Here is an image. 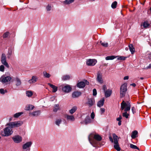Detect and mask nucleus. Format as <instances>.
Wrapping results in <instances>:
<instances>
[{
	"instance_id": "f257e3e1",
	"label": "nucleus",
	"mask_w": 151,
	"mask_h": 151,
	"mask_svg": "<svg viewBox=\"0 0 151 151\" xmlns=\"http://www.w3.org/2000/svg\"><path fill=\"white\" fill-rule=\"evenodd\" d=\"M1 62L2 64L0 66V71L4 72V71L5 66L8 68H9V65L6 61V56L4 53L1 54Z\"/></svg>"
},
{
	"instance_id": "f03ea898",
	"label": "nucleus",
	"mask_w": 151,
	"mask_h": 151,
	"mask_svg": "<svg viewBox=\"0 0 151 151\" xmlns=\"http://www.w3.org/2000/svg\"><path fill=\"white\" fill-rule=\"evenodd\" d=\"M94 138L96 140L91 139L90 138V136L88 137L89 141L90 144L93 147H96V145L98 144V141H100L102 139L101 137L98 134H96L94 136Z\"/></svg>"
},
{
	"instance_id": "7ed1b4c3",
	"label": "nucleus",
	"mask_w": 151,
	"mask_h": 151,
	"mask_svg": "<svg viewBox=\"0 0 151 151\" xmlns=\"http://www.w3.org/2000/svg\"><path fill=\"white\" fill-rule=\"evenodd\" d=\"M122 110L124 109V111H129L131 108V105L130 102L128 101L125 102L123 101L121 104Z\"/></svg>"
},
{
	"instance_id": "20e7f679",
	"label": "nucleus",
	"mask_w": 151,
	"mask_h": 151,
	"mask_svg": "<svg viewBox=\"0 0 151 151\" xmlns=\"http://www.w3.org/2000/svg\"><path fill=\"white\" fill-rule=\"evenodd\" d=\"M23 124L22 121H19L14 122H10L7 125L9 126L11 128L19 127Z\"/></svg>"
},
{
	"instance_id": "39448f33",
	"label": "nucleus",
	"mask_w": 151,
	"mask_h": 151,
	"mask_svg": "<svg viewBox=\"0 0 151 151\" xmlns=\"http://www.w3.org/2000/svg\"><path fill=\"white\" fill-rule=\"evenodd\" d=\"M127 90V84L125 83L122 84L120 87V93L121 98L125 96Z\"/></svg>"
},
{
	"instance_id": "423d86ee",
	"label": "nucleus",
	"mask_w": 151,
	"mask_h": 151,
	"mask_svg": "<svg viewBox=\"0 0 151 151\" xmlns=\"http://www.w3.org/2000/svg\"><path fill=\"white\" fill-rule=\"evenodd\" d=\"M12 129L9 127H7L4 129V134H2L4 137H8L11 135L13 133Z\"/></svg>"
},
{
	"instance_id": "0eeeda50",
	"label": "nucleus",
	"mask_w": 151,
	"mask_h": 151,
	"mask_svg": "<svg viewBox=\"0 0 151 151\" xmlns=\"http://www.w3.org/2000/svg\"><path fill=\"white\" fill-rule=\"evenodd\" d=\"M113 137L114 145V147L118 151L120 150L121 149L119 147L118 144V140L117 139V136L115 134H113Z\"/></svg>"
},
{
	"instance_id": "6e6552de",
	"label": "nucleus",
	"mask_w": 151,
	"mask_h": 151,
	"mask_svg": "<svg viewBox=\"0 0 151 151\" xmlns=\"http://www.w3.org/2000/svg\"><path fill=\"white\" fill-rule=\"evenodd\" d=\"M11 79L12 78L10 76H6L3 75L0 78V81L4 84L10 81Z\"/></svg>"
},
{
	"instance_id": "1a4fd4ad",
	"label": "nucleus",
	"mask_w": 151,
	"mask_h": 151,
	"mask_svg": "<svg viewBox=\"0 0 151 151\" xmlns=\"http://www.w3.org/2000/svg\"><path fill=\"white\" fill-rule=\"evenodd\" d=\"M32 145V142H29L23 144L22 146V148L24 151H29Z\"/></svg>"
},
{
	"instance_id": "9d476101",
	"label": "nucleus",
	"mask_w": 151,
	"mask_h": 151,
	"mask_svg": "<svg viewBox=\"0 0 151 151\" xmlns=\"http://www.w3.org/2000/svg\"><path fill=\"white\" fill-rule=\"evenodd\" d=\"M60 88H62V90L64 92L68 93L71 90V87L68 85H67L64 86L63 85H62L59 87Z\"/></svg>"
},
{
	"instance_id": "9b49d317",
	"label": "nucleus",
	"mask_w": 151,
	"mask_h": 151,
	"mask_svg": "<svg viewBox=\"0 0 151 151\" xmlns=\"http://www.w3.org/2000/svg\"><path fill=\"white\" fill-rule=\"evenodd\" d=\"M96 80L99 83L102 84L104 83L102 74L98 72L97 74Z\"/></svg>"
},
{
	"instance_id": "f8f14e48",
	"label": "nucleus",
	"mask_w": 151,
	"mask_h": 151,
	"mask_svg": "<svg viewBox=\"0 0 151 151\" xmlns=\"http://www.w3.org/2000/svg\"><path fill=\"white\" fill-rule=\"evenodd\" d=\"M89 84V82L86 80H84L83 81L80 82L77 84V86L80 88H83L86 85H88Z\"/></svg>"
},
{
	"instance_id": "ddd939ff",
	"label": "nucleus",
	"mask_w": 151,
	"mask_h": 151,
	"mask_svg": "<svg viewBox=\"0 0 151 151\" xmlns=\"http://www.w3.org/2000/svg\"><path fill=\"white\" fill-rule=\"evenodd\" d=\"M97 62V61L95 59H88L86 61L87 65L90 66L94 65Z\"/></svg>"
},
{
	"instance_id": "4468645a",
	"label": "nucleus",
	"mask_w": 151,
	"mask_h": 151,
	"mask_svg": "<svg viewBox=\"0 0 151 151\" xmlns=\"http://www.w3.org/2000/svg\"><path fill=\"white\" fill-rule=\"evenodd\" d=\"M12 139L14 142L16 143L21 142L22 141V138L21 136L19 135H17L13 137Z\"/></svg>"
},
{
	"instance_id": "2eb2a0df",
	"label": "nucleus",
	"mask_w": 151,
	"mask_h": 151,
	"mask_svg": "<svg viewBox=\"0 0 151 151\" xmlns=\"http://www.w3.org/2000/svg\"><path fill=\"white\" fill-rule=\"evenodd\" d=\"M93 121L91 119L90 117L88 116L86 117L83 121L81 122L80 123L81 124L87 125L91 124Z\"/></svg>"
},
{
	"instance_id": "dca6fc26",
	"label": "nucleus",
	"mask_w": 151,
	"mask_h": 151,
	"mask_svg": "<svg viewBox=\"0 0 151 151\" xmlns=\"http://www.w3.org/2000/svg\"><path fill=\"white\" fill-rule=\"evenodd\" d=\"M95 103V101L93 98H89L86 103V104L89 107H91L93 106Z\"/></svg>"
},
{
	"instance_id": "f3484780",
	"label": "nucleus",
	"mask_w": 151,
	"mask_h": 151,
	"mask_svg": "<svg viewBox=\"0 0 151 151\" xmlns=\"http://www.w3.org/2000/svg\"><path fill=\"white\" fill-rule=\"evenodd\" d=\"M38 77L36 76H32L31 78L28 81V83L30 84H32L35 83L38 80Z\"/></svg>"
},
{
	"instance_id": "a211bd4d",
	"label": "nucleus",
	"mask_w": 151,
	"mask_h": 151,
	"mask_svg": "<svg viewBox=\"0 0 151 151\" xmlns=\"http://www.w3.org/2000/svg\"><path fill=\"white\" fill-rule=\"evenodd\" d=\"M14 49L11 47L8 49L7 53V58L8 59H10L12 57V55L14 52Z\"/></svg>"
},
{
	"instance_id": "6ab92c4d",
	"label": "nucleus",
	"mask_w": 151,
	"mask_h": 151,
	"mask_svg": "<svg viewBox=\"0 0 151 151\" xmlns=\"http://www.w3.org/2000/svg\"><path fill=\"white\" fill-rule=\"evenodd\" d=\"M14 81L15 83V85L16 86H20L22 84L21 81L18 77H16L14 78Z\"/></svg>"
},
{
	"instance_id": "aec40b11",
	"label": "nucleus",
	"mask_w": 151,
	"mask_h": 151,
	"mask_svg": "<svg viewBox=\"0 0 151 151\" xmlns=\"http://www.w3.org/2000/svg\"><path fill=\"white\" fill-rule=\"evenodd\" d=\"M65 117L67 119V120L71 121H73L75 120V117L73 115L66 114L65 115Z\"/></svg>"
},
{
	"instance_id": "412c9836",
	"label": "nucleus",
	"mask_w": 151,
	"mask_h": 151,
	"mask_svg": "<svg viewBox=\"0 0 151 151\" xmlns=\"http://www.w3.org/2000/svg\"><path fill=\"white\" fill-rule=\"evenodd\" d=\"M81 93L80 91H75L73 92L72 94V97L73 98L78 97L81 96Z\"/></svg>"
},
{
	"instance_id": "4be33fe9",
	"label": "nucleus",
	"mask_w": 151,
	"mask_h": 151,
	"mask_svg": "<svg viewBox=\"0 0 151 151\" xmlns=\"http://www.w3.org/2000/svg\"><path fill=\"white\" fill-rule=\"evenodd\" d=\"M104 98L101 99L98 102L97 106L99 107L102 106L104 105Z\"/></svg>"
},
{
	"instance_id": "5701e85b",
	"label": "nucleus",
	"mask_w": 151,
	"mask_h": 151,
	"mask_svg": "<svg viewBox=\"0 0 151 151\" xmlns=\"http://www.w3.org/2000/svg\"><path fill=\"white\" fill-rule=\"evenodd\" d=\"M48 85L52 88V92L55 93L58 90V87L56 86H54L50 83H48Z\"/></svg>"
},
{
	"instance_id": "b1692460",
	"label": "nucleus",
	"mask_w": 151,
	"mask_h": 151,
	"mask_svg": "<svg viewBox=\"0 0 151 151\" xmlns=\"http://www.w3.org/2000/svg\"><path fill=\"white\" fill-rule=\"evenodd\" d=\"M128 46L129 47V50L131 52V53L132 54H134L135 52V49L132 44H129Z\"/></svg>"
},
{
	"instance_id": "393cba45",
	"label": "nucleus",
	"mask_w": 151,
	"mask_h": 151,
	"mask_svg": "<svg viewBox=\"0 0 151 151\" xmlns=\"http://www.w3.org/2000/svg\"><path fill=\"white\" fill-rule=\"evenodd\" d=\"M40 111H37L33 112L32 113H29L30 115H32L33 116H37L40 114Z\"/></svg>"
},
{
	"instance_id": "a878e982",
	"label": "nucleus",
	"mask_w": 151,
	"mask_h": 151,
	"mask_svg": "<svg viewBox=\"0 0 151 151\" xmlns=\"http://www.w3.org/2000/svg\"><path fill=\"white\" fill-rule=\"evenodd\" d=\"M105 96L106 97H109L111 93V91L110 89H108L104 92Z\"/></svg>"
},
{
	"instance_id": "bb28decb",
	"label": "nucleus",
	"mask_w": 151,
	"mask_h": 151,
	"mask_svg": "<svg viewBox=\"0 0 151 151\" xmlns=\"http://www.w3.org/2000/svg\"><path fill=\"white\" fill-rule=\"evenodd\" d=\"M77 107L76 106H74L69 111V112L71 114H73L77 110Z\"/></svg>"
},
{
	"instance_id": "cd10ccee",
	"label": "nucleus",
	"mask_w": 151,
	"mask_h": 151,
	"mask_svg": "<svg viewBox=\"0 0 151 151\" xmlns=\"http://www.w3.org/2000/svg\"><path fill=\"white\" fill-rule=\"evenodd\" d=\"M70 76L69 75H66L63 76L62 77V79L63 81L69 80L70 79Z\"/></svg>"
},
{
	"instance_id": "c85d7f7f",
	"label": "nucleus",
	"mask_w": 151,
	"mask_h": 151,
	"mask_svg": "<svg viewBox=\"0 0 151 151\" xmlns=\"http://www.w3.org/2000/svg\"><path fill=\"white\" fill-rule=\"evenodd\" d=\"M138 132L136 130H135L132 132L131 137L133 139H134L137 137Z\"/></svg>"
},
{
	"instance_id": "c756f323",
	"label": "nucleus",
	"mask_w": 151,
	"mask_h": 151,
	"mask_svg": "<svg viewBox=\"0 0 151 151\" xmlns=\"http://www.w3.org/2000/svg\"><path fill=\"white\" fill-rule=\"evenodd\" d=\"M150 25V24L149 23L148 21H146L143 23L142 26L145 28H147Z\"/></svg>"
},
{
	"instance_id": "7c9ffc66",
	"label": "nucleus",
	"mask_w": 151,
	"mask_h": 151,
	"mask_svg": "<svg viewBox=\"0 0 151 151\" xmlns=\"http://www.w3.org/2000/svg\"><path fill=\"white\" fill-rule=\"evenodd\" d=\"M34 108V106L32 105H27L26 107V110H32Z\"/></svg>"
},
{
	"instance_id": "2f4dec72",
	"label": "nucleus",
	"mask_w": 151,
	"mask_h": 151,
	"mask_svg": "<svg viewBox=\"0 0 151 151\" xmlns=\"http://www.w3.org/2000/svg\"><path fill=\"white\" fill-rule=\"evenodd\" d=\"M74 0H65L63 3L64 4H69L73 3Z\"/></svg>"
},
{
	"instance_id": "473e14b6",
	"label": "nucleus",
	"mask_w": 151,
	"mask_h": 151,
	"mask_svg": "<svg viewBox=\"0 0 151 151\" xmlns=\"http://www.w3.org/2000/svg\"><path fill=\"white\" fill-rule=\"evenodd\" d=\"M116 58V57L114 55L109 56L106 57L105 59L106 60H112Z\"/></svg>"
},
{
	"instance_id": "72a5a7b5",
	"label": "nucleus",
	"mask_w": 151,
	"mask_h": 151,
	"mask_svg": "<svg viewBox=\"0 0 151 151\" xmlns=\"http://www.w3.org/2000/svg\"><path fill=\"white\" fill-rule=\"evenodd\" d=\"M43 73L44 76L45 78H49L51 76L50 74L49 73H47L46 71H44Z\"/></svg>"
},
{
	"instance_id": "f704fd0d",
	"label": "nucleus",
	"mask_w": 151,
	"mask_h": 151,
	"mask_svg": "<svg viewBox=\"0 0 151 151\" xmlns=\"http://www.w3.org/2000/svg\"><path fill=\"white\" fill-rule=\"evenodd\" d=\"M26 95L28 97H30L33 95V93L31 91H28L26 92Z\"/></svg>"
},
{
	"instance_id": "c9c22d12",
	"label": "nucleus",
	"mask_w": 151,
	"mask_h": 151,
	"mask_svg": "<svg viewBox=\"0 0 151 151\" xmlns=\"http://www.w3.org/2000/svg\"><path fill=\"white\" fill-rule=\"evenodd\" d=\"M62 122V120L60 119H57L55 121V124L59 126Z\"/></svg>"
},
{
	"instance_id": "e433bc0d",
	"label": "nucleus",
	"mask_w": 151,
	"mask_h": 151,
	"mask_svg": "<svg viewBox=\"0 0 151 151\" xmlns=\"http://www.w3.org/2000/svg\"><path fill=\"white\" fill-rule=\"evenodd\" d=\"M23 112H20L17 113L14 115L13 116L14 118H18L19 116L20 115L22 114H23Z\"/></svg>"
},
{
	"instance_id": "4c0bfd02",
	"label": "nucleus",
	"mask_w": 151,
	"mask_h": 151,
	"mask_svg": "<svg viewBox=\"0 0 151 151\" xmlns=\"http://www.w3.org/2000/svg\"><path fill=\"white\" fill-rule=\"evenodd\" d=\"M59 109V105L58 104H55L53 109V111L55 112H56Z\"/></svg>"
},
{
	"instance_id": "58836bf2",
	"label": "nucleus",
	"mask_w": 151,
	"mask_h": 151,
	"mask_svg": "<svg viewBox=\"0 0 151 151\" xmlns=\"http://www.w3.org/2000/svg\"><path fill=\"white\" fill-rule=\"evenodd\" d=\"M127 111H125V112L122 114V116L123 117H125L127 119L129 118V114L127 113Z\"/></svg>"
},
{
	"instance_id": "ea45409f",
	"label": "nucleus",
	"mask_w": 151,
	"mask_h": 151,
	"mask_svg": "<svg viewBox=\"0 0 151 151\" xmlns=\"http://www.w3.org/2000/svg\"><path fill=\"white\" fill-rule=\"evenodd\" d=\"M117 4V2L116 1H114L111 4V7L113 9H115L116 7Z\"/></svg>"
},
{
	"instance_id": "a19ab883",
	"label": "nucleus",
	"mask_w": 151,
	"mask_h": 151,
	"mask_svg": "<svg viewBox=\"0 0 151 151\" xmlns=\"http://www.w3.org/2000/svg\"><path fill=\"white\" fill-rule=\"evenodd\" d=\"M100 43L101 45L104 47H107L108 46V44L107 42H102L101 41L100 42Z\"/></svg>"
},
{
	"instance_id": "79ce46f5",
	"label": "nucleus",
	"mask_w": 151,
	"mask_h": 151,
	"mask_svg": "<svg viewBox=\"0 0 151 151\" xmlns=\"http://www.w3.org/2000/svg\"><path fill=\"white\" fill-rule=\"evenodd\" d=\"M7 92V91L6 90H4L3 88L0 89V93L1 94H4Z\"/></svg>"
},
{
	"instance_id": "37998d69",
	"label": "nucleus",
	"mask_w": 151,
	"mask_h": 151,
	"mask_svg": "<svg viewBox=\"0 0 151 151\" xmlns=\"http://www.w3.org/2000/svg\"><path fill=\"white\" fill-rule=\"evenodd\" d=\"M130 147L132 149H137L139 150V149L138 147H137L136 146L132 144H130Z\"/></svg>"
},
{
	"instance_id": "c03bdc74",
	"label": "nucleus",
	"mask_w": 151,
	"mask_h": 151,
	"mask_svg": "<svg viewBox=\"0 0 151 151\" xmlns=\"http://www.w3.org/2000/svg\"><path fill=\"white\" fill-rule=\"evenodd\" d=\"M9 34V33L8 32H6L4 33L3 35V37L4 38H6L8 37Z\"/></svg>"
},
{
	"instance_id": "a18cd8bd",
	"label": "nucleus",
	"mask_w": 151,
	"mask_h": 151,
	"mask_svg": "<svg viewBox=\"0 0 151 151\" xmlns=\"http://www.w3.org/2000/svg\"><path fill=\"white\" fill-rule=\"evenodd\" d=\"M51 6L48 4L46 6V9L48 11H50L51 10Z\"/></svg>"
},
{
	"instance_id": "49530a36",
	"label": "nucleus",
	"mask_w": 151,
	"mask_h": 151,
	"mask_svg": "<svg viewBox=\"0 0 151 151\" xmlns=\"http://www.w3.org/2000/svg\"><path fill=\"white\" fill-rule=\"evenodd\" d=\"M126 58V57L124 56H120L119 58H118L117 59L118 60H124Z\"/></svg>"
},
{
	"instance_id": "de8ad7c7",
	"label": "nucleus",
	"mask_w": 151,
	"mask_h": 151,
	"mask_svg": "<svg viewBox=\"0 0 151 151\" xmlns=\"http://www.w3.org/2000/svg\"><path fill=\"white\" fill-rule=\"evenodd\" d=\"M131 110L132 111V113L133 114H134L136 112V109L134 107H132Z\"/></svg>"
},
{
	"instance_id": "09e8293b",
	"label": "nucleus",
	"mask_w": 151,
	"mask_h": 151,
	"mask_svg": "<svg viewBox=\"0 0 151 151\" xmlns=\"http://www.w3.org/2000/svg\"><path fill=\"white\" fill-rule=\"evenodd\" d=\"M97 94L96 90V89H94L93 90V95L94 96H96Z\"/></svg>"
},
{
	"instance_id": "8fccbe9b",
	"label": "nucleus",
	"mask_w": 151,
	"mask_h": 151,
	"mask_svg": "<svg viewBox=\"0 0 151 151\" xmlns=\"http://www.w3.org/2000/svg\"><path fill=\"white\" fill-rule=\"evenodd\" d=\"M91 117L92 119H93L95 117V114L93 112H92L91 115Z\"/></svg>"
},
{
	"instance_id": "3c124183",
	"label": "nucleus",
	"mask_w": 151,
	"mask_h": 151,
	"mask_svg": "<svg viewBox=\"0 0 151 151\" xmlns=\"http://www.w3.org/2000/svg\"><path fill=\"white\" fill-rule=\"evenodd\" d=\"M107 89L106 86L105 85H104L103 86V89L104 90V92L106 91V90Z\"/></svg>"
},
{
	"instance_id": "603ef678",
	"label": "nucleus",
	"mask_w": 151,
	"mask_h": 151,
	"mask_svg": "<svg viewBox=\"0 0 151 151\" xmlns=\"http://www.w3.org/2000/svg\"><path fill=\"white\" fill-rule=\"evenodd\" d=\"M100 110L101 114H102L105 112V109L104 108H101L100 109Z\"/></svg>"
},
{
	"instance_id": "864d4df0",
	"label": "nucleus",
	"mask_w": 151,
	"mask_h": 151,
	"mask_svg": "<svg viewBox=\"0 0 151 151\" xmlns=\"http://www.w3.org/2000/svg\"><path fill=\"white\" fill-rule=\"evenodd\" d=\"M122 119V117L120 115L119 116V117L117 118L116 120L117 121H121V119Z\"/></svg>"
},
{
	"instance_id": "5fc2aeb1",
	"label": "nucleus",
	"mask_w": 151,
	"mask_h": 151,
	"mask_svg": "<svg viewBox=\"0 0 151 151\" xmlns=\"http://www.w3.org/2000/svg\"><path fill=\"white\" fill-rule=\"evenodd\" d=\"M128 79H129V76H125L124 78V80H128Z\"/></svg>"
},
{
	"instance_id": "6e6d98bb",
	"label": "nucleus",
	"mask_w": 151,
	"mask_h": 151,
	"mask_svg": "<svg viewBox=\"0 0 151 151\" xmlns=\"http://www.w3.org/2000/svg\"><path fill=\"white\" fill-rule=\"evenodd\" d=\"M109 139H110V140L111 141V142H113V139L112 138V137H109Z\"/></svg>"
},
{
	"instance_id": "4d7b16f0",
	"label": "nucleus",
	"mask_w": 151,
	"mask_h": 151,
	"mask_svg": "<svg viewBox=\"0 0 151 151\" xmlns=\"http://www.w3.org/2000/svg\"><path fill=\"white\" fill-rule=\"evenodd\" d=\"M147 68V69L151 68V64H150Z\"/></svg>"
},
{
	"instance_id": "13d9d810",
	"label": "nucleus",
	"mask_w": 151,
	"mask_h": 151,
	"mask_svg": "<svg viewBox=\"0 0 151 151\" xmlns=\"http://www.w3.org/2000/svg\"><path fill=\"white\" fill-rule=\"evenodd\" d=\"M130 85L132 86L133 87H135L136 86V85L134 83H133Z\"/></svg>"
},
{
	"instance_id": "bf43d9fd",
	"label": "nucleus",
	"mask_w": 151,
	"mask_h": 151,
	"mask_svg": "<svg viewBox=\"0 0 151 151\" xmlns=\"http://www.w3.org/2000/svg\"><path fill=\"white\" fill-rule=\"evenodd\" d=\"M119 122L118 123V124L120 126L121 124V121H118Z\"/></svg>"
},
{
	"instance_id": "052dcab7",
	"label": "nucleus",
	"mask_w": 151,
	"mask_h": 151,
	"mask_svg": "<svg viewBox=\"0 0 151 151\" xmlns=\"http://www.w3.org/2000/svg\"><path fill=\"white\" fill-rule=\"evenodd\" d=\"M128 47H126L125 48V49L127 51L128 50Z\"/></svg>"
},
{
	"instance_id": "680f3d73",
	"label": "nucleus",
	"mask_w": 151,
	"mask_h": 151,
	"mask_svg": "<svg viewBox=\"0 0 151 151\" xmlns=\"http://www.w3.org/2000/svg\"><path fill=\"white\" fill-rule=\"evenodd\" d=\"M149 58L150 60H151V55H150L149 56Z\"/></svg>"
},
{
	"instance_id": "e2e57ef3",
	"label": "nucleus",
	"mask_w": 151,
	"mask_h": 151,
	"mask_svg": "<svg viewBox=\"0 0 151 151\" xmlns=\"http://www.w3.org/2000/svg\"><path fill=\"white\" fill-rule=\"evenodd\" d=\"M140 79L141 80H143L144 79V78L143 77H141Z\"/></svg>"
},
{
	"instance_id": "0e129e2a",
	"label": "nucleus",
	"mask_w": 151,
	"mask_h": 151,
	"mask_svg": "<svg viewBox=\"0 0 151 151\" xmlns=\"http://www.w3.org/2000/svg\"><path fill=\"white\" fill-rule=\"evenodd\" d=\"M12 120V119H10L9 120V121H11Z\"/></svg>"
},
{
	"instance_id": "69168bd1",
	"label": "nucleus",
	"mask_w": 151,
	"mask_h": 151,
	"mask_svg": "<svg viewBox=\"0 0 151 151\" xmlns=\"http://www.w3.org/2000/svg\"><path fill=\"white\" fill-rule=\"evenodd\" d=\"M90 1H94L95 0H89Z\"/></svg>"
},
{
	"instance_id": "338daca9",
	"label": "nucleus",
	"mask_w": 151,
	"mask_h": 151,
	"mask_svg": "<svg viewBox=\"0 0 151 151\" xmlns=\"http://www.w3.org/2000/svg\"><path fill=\"white\" fill-rule=\"evenodd\" d=\"M150 11L151 12V7L150 8Z\"/></svg>"
},
{
	"instance_id": "774afa93",
	"label": "nucleus",
	"mask_w": 151,
	"mask_h": 151,
	"mask_svg": "<svg viewBox=\"0 0 151 151\" xmlns=\"http://www.w3.org/2000/svg\"><path fill=\"white\" fill-rule=\"evenodd\" d=\"M1 139V136H0V139Z\"/></svg>"
}]
</instances>
